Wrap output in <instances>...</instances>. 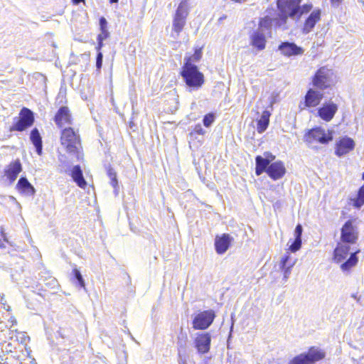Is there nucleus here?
Returning a JSON list of instances; mask_svg holds the SVG:
<instances>
[{
    "label": "nucleus",
    "instance_id": "nucleus-1",
    "mask_svg": "<svg viewBox=\"0 0 364 364\" xmlns=\"http://www.w3.org/2000/svg\"><path fill=\"white\" fill-rule=\"evenodd\" d=\"M60 141L68 153L75 155L77 160L81 159L80 136L72 128H65L62 131Z\"/></svg>",
    "mask_w": 364,
    "mask_h": 364
},
{
    "label": "nucleus",
    "instance_id": "nucleus-2",
    "mask_svg": "<svg viewBox=\"0 0 364 364\" xmlns=\"http://www.w3.org/2000/svg\"><path fill=\"white\" fill-rule=\"evenodd\" d=\"M181 75L186 85L193 88L198 89L204 82V76L195 65L183 64Z\"/></svg>",
    "mask_w": 364,
    "mask_h": 364
},
{
    "label": "nucleus",
    "instance_id": "nucleus-3",
    "mask_svg": "<svg viewBox=\"0 0 364 364\" xmlns=\"http://www.w3.org/2000/svg\"><path fill=\"white\" fill-rule=\"evenodd\" d=\"M332 132L321 128L316 127L309 130L304 135V140L309 147L313 148L314 144L321 143L323 144H328L332 141Z\"/></svg>",
    "mask_w": 364,
    "mask_h": 364
},
{
    "label": "nucleus",
    "instance_id": "nucleus-4",
    "mask_svg": "<svg viewBox=\"0 0 364 364\" xmlns=\"http://www.w3.org/2000/svg\"><path fill=\"white\" fill-rule=\"evenodd\" d=\"M189 14V4L188 0H182L179 4L173 16L172 30L176 33L177 38L183 29L186 18Z\"/></svg>",
    "mask_w": 364,
    "mask_h": 364
},
{
    "label": "nucleus",
    "instance_id": "nucleus-5",
    "mask_svg": "<svg viewBox=\"0 0 364 364\" xmlns=\"http://www.w3.org/2000/svg\"><path fill=\"white\" fill-rule=\"evenodd\" d=\"M14 120L16 122L11 127L10 131L23 132L33 125V113L29 109L23 107L19 113V117L14 118Z\"/></svg>",
    "mask_w": 364,
    "mask_h": 364
},
{
    "label": "nucleus",
    "instance_id": "nucleus-6",
    "mask_svg": "<svg viewBox=\"0 0 364 364\" xmlns=\"http://www.w3.org/2000/svg\"><path fill=\"white\" fill-rule=\"evenodd\" d=\"M325 353L317 347H311L307 353L294 357L289 364H313L323 359Z\"/></svg>",
    "mask_w": 364,
    "mask_h": 364
},
{
    "label": "nucleus",
    "instance_id": "nucleus-7",
    "mask_svg": "<svg viewBox=\"0 0 364 364\" xmlns=\"http://www.w3.org/2000/svg\"><path fill=\"white\" fill-rule=\"evenodd\" d=\"M355 221L349 220L345 223L341 230V242L353 245L358 239V230L354 224Z\"/></svg>",
    "mask_w": 364,
    "mask_h": 364
},
{
    "label": "nucleus",
    "instance_id": "nucleus-8",
    "mask_svg": "<svg viewBox=\"0 0 364 364\" xmlns=\"http://www.w3.org/2000/svg\"><path fill=\"white\" fill-rule=\"evenodd\" d=\"M333 76V72L331 69L322 67L316 73L313 79V85L318 89H326L332 83Z\"/></svg>",
    "mask_w": 364,
    "mask_h": 364
},
{
    "label": "nucleus",
    "instance_id": "nucleus-9",
    "mask_svg": "<svg viewBox=\"0 0 364 364\" xmlns=\"http://www.w3.org/2000/svg\"><path fill=\"white\" fill-rule=\"evenodd\" d=\"M215 317V314L213 310L200 312L193 318V328L199 330L206 329L212 324Z\"/></svg>",
    "mask_w": 364,
    "mask_h": 364
},
{
    "label": "nucleus",
    "instance_id": "nucleus-10",
    "mask_svg": "<svg viewBox=\"0 0 364 364\" xmlns=\"http://www.w3.org/2000/svg\"><path fill=\"white\" fill-rule=\"evenodd\" d=\"M301 0H277L279 12L287 14L289 18L295 19Z\"/></svg>",
    "mask_w": 364,
    "mask_h": 364
},
{
    "label": "nucleus",
    "instance_id": "nucleus-11",
    "mask_svg": "<svg viewBox=\"0 0 364 364\" xmlns=\"http://www.w3.org/2000/svg\"><path fill=\"white\" fill-rule=\"evenodd\" d=\"M211 336L209 333H198L194 343L199 353H206L210 350Z\"/></svg>",
    "mask_w": 364,
    "mask_h": 364
},
{
    "label": "nucleus",
    "instance_id": "nucleus-12",
    "mask_svg": "<svg viewBox=\"0 0 364 364\" xmlns=\"http://www.w3.org/2000/svg\"><path fill=\"white\" fill-rule=\"evenodd\" d=\"M275 159V156L272 153L266 151L263 156H257L255 158L256 168L255 173L257 176L261 175L264 172L266 168L269 166L272 161Z\"/></svg>",
    "mask_w": 364,
    "mask_h": 364
},
{
    "label": "nucleus",
    "instance_id": "nucleus-13",
    "mask_svg": "<svg viewBox=\"0 0 364 364\" xmlns=\"http://www.w3.org/2000/svg\"><path fill=\"white\" fill-rule=\"evenodd\" d=\"M264 172H266L272 179L276 181L282 178L284 176L286 168L282 161H277L269 165Z\"/></svg>",
    "mask_w": 364,
    "mask_h": 364
},
{
    "label": "nucleus",
    "instance_id": "nucleus-14",
    "mask_svg": "<svg viewBox=\"0 0 364 364\" xmlns=\"http://www.w3.org/2000/svg\"><path fill=\"white\" fill-rule=\"evenodd\" d=\"M354 147V141L350 137L345 136L336 143L335 154L338 156H342L352 151Z\"/></svg>",
    "mask_w": 364,
    "mask_h": 364
},
{
    "label": "nucleus",
    "instance_id": "nucleus-15",
    "mask_svg": "<svg viewBox=\"0 0 364 364\" xmlns=\"http://www.w3.org/2000/svg\"><path fill=\"white\" fill-rule=\"evenodd\" d=\"M233 238L228 234L217 235L215 239V248L218 254H224L229 248Z\"/></svg>",
    "mask_w": 364,
    "mask_h": 364
},
{
    "label": "nucleus",
    "instance_id": "nucleus-16",
    "mask_svg": "<svg viewBox=\"0 0 364 364\" xmlns=\"http://www.w3.org/2000/svg\"><path fill=\"white\" fill-rule=\"evenodd\" d=\"M337 110L338 106L333 102H329L323 104V106L318 109V113L322 119L329 122L333 119Z\"/></svg>",
    "mask_w": 364,
    "mask_h": 364
},
{
    "label": "nucleus",
    "instance_id": "nucleus-17",
    "mask_svg": "<svg viewBox=\"0 0 364 364\" xmlns=\"http://www.w3.org/2000/svg\"><path fill=\"white\" fill-rule=\"evenodd\" d=\"M55 124L59 127H63V126L68 124L70 125L72 124L71 115L70 114V111L67 107H61L58 110L55 118H54Z\"/></svg>",
    "mask_w": 364,
    "mask_h": 364
},
{
    "label": "nucleus",
    "instance_id": "nucleus-18",
    "mask_svg": "<svg viewBox=\"0 0 364 364\" xmlns=\"http://www.w3.org/2000/svg\"><path fill=\"white\" fill-rule=\"evenodd\" d=\"M266 36L262 31H255L250 36V44L257 50H262L266 46Z\"/></svg>",
    "mask_w": 364,
    "mask_h": 364
},
{
    "label": "nucleus",
    "instance_id": "nucleus-19",
    "mask_svg": "<svg viewBox=\"0 0 364 364\" xmlns=\"http://www.w3.org/2000/svg\"><path fill=\"white\" fill-rule=\"evenodd\" d=\"M350 245L343 242H338L333 252V260L340 263L343 261L348 255L350 250Z\"/></svg>",
    "mask_w": 364,
    "mask_h": 364
},
{
    "label": "nucleus",
    "instance_id": "nucleus-20",
    "mask_svg": "<svg viewBox=\"0 0 364 364\" xmlns=\"http://www.w3.org/2000/svg\"><path fill=\"white\" fill-rule=\"evenodd\" d=\"M22 171L21 164L19 160L11 162L4 171L5 176L13 183L16 181L19 173Z\"/></svg>",
    "mask_w": 364,
    "mask_h": 364
},
{
    "label": "nucleus",
    "instance_id": "nucleus-21",
    "mask_svg": "<svg viewBox=\"0 0 364 364\" xmlns=\"http://www.w3.org/2000/svg\"><path fill=\"white\" fill-rule=\"evenodd\" d=\"M279 49L283 55L289 57L291 55H301L304 53V50L301 47L297 46L294 43L289 42L282 43L279 46Z\"/></svg>",
    "mask_w": 364,
    "mask_h": 364
},
{
    "label": "nucleus",
    "instance_id": "nucleus-22",
    "mask_svg": "<svg viewBox=\"0 0 364 364\" xmlns=\"http://www.w3.org/2000/svg\"><path fill=\"white\" fill-rule=\"evenodd\" d=\"M323 98V93L313 89L309 90L305 96V105L306 107H316Z\"/></svg>",
    "mask_w": 364,
    "mask_h": 364
},
{
    "label": "nucleus",
    "instance_id": "nucleus-23",
    "mask_svg": "<svg viewBox=\"0 0 364 364\" xmlns=\"http://www.w3.org/2000/svg\"><path fill=\"white\" fill-rule=\"evenodd\" d=\"M321 10H314L305 21L303 33H309L315 26L316 23L320 20Z\"/></svg>",
    "mask_w": 364,
    "mask_h": 364
},
{
    "label": "nucleus",
    "instance_id": "nucleus-24",
    "mask_svg": "<svg viewBox=\"0 0 364 364\" xmlns=\"http://www.w3.org/2000/svg\"><path fill=\"white\" fill-rule=\"evenodd\" d=\"M16 188L18 191L26 196H31L35 193V188L26 177L20 178L17 183Z\"/></svg>",
    "mask_w": 364,
    "mask_h": 364
},
{
    "label": "nucleus",
    "instance_id": "nucleus-25",
    "mask_svg": "<svg viewBox=\"0 0 364 364\" xmlns=\"http://www.w3.org/2000/svg\"><path fill=\"white\" fill-rule=\"evenodd\" d=\"M71 176L79 187L84 188L87 186V182L83 177L82 171L80 166H75L73 168Z\"/></svg>",
    "mask_w": 364,
    "mask_h": 364
},
{
    "label": "nucleus",
    "instance_id": "nucleus-26",
    "mask_svg": "<svg viewBox=\"0 0 364 364\" xmlns=\"http://www.w3.org/2000/svg\"><path fill=\"white\" fill-rule=\"evenodd\" d=\"M289 258V254L287 252V254L283 256L280 261V269L284 272V279L286 281L290 276L291 269L295 264V262L294 261L292 263L289 264V266H287L288 263V259Z\"/></svg>",
    "mask_w": 364,
    "mask_h": 364
},
{
    "label": "nucleus",
    "instance_id": "nucleus-27",
    "mask_svg": "<svg viewBox=\"0 0 364 364\" xmlns=\"http://www.w3.org/2000/svg\"><path fill=\"white\" fill-rule=\"evenodd\" d=\"M31 141L36 147V152L38 155L42 154V139L38 129L34 128L30 136Z\"/></svg>",
    "mask_w": 364,
    "mask_h": 364
},
{
    "label": "nucleus",
    "instance_id": "nucleus-28",
    "mask_svg": "<svg viewBox=\"0 0 364 364\" xmlns=\"http://www.w3.org/2000/svg\"><path fill=\"white\" fill-rule=\"evenodd\" d=\"M270 114V112L267 110L262 112L260 119L257 122L258 132L262 133L267 129L269 122Z\"/></svg>",
    "mask_w": 364,
    "mask_h": 364
},
{
    "label": "nucleus",
    "instance_id": "nucleus-29",
    "mask_svg": "<svg viewBox=\"0 0 364 364\" xmlns=\"http://www.w3.org/2000/svg\"><path fill=\"white\" fill-rule=\"evenodd\" d=\"M358 252V250H355V252H351L350 257L341 264V268L343 271L349 270L358 263V259L356 256Z\"/></svg>",
    "mask_w": 364,
    "mask_h": 364
},
{
    "label": "nucleus",
    "instance_id": "nucleus-30",
    "mask_svg": "<svg viewBox=\"0 0 364 364\" xmlns=\"http://www.w3.org/2000/svg\"><path fill=\"white\" fill-rule=\"evenodd\" d=\"M353 200V205L360 208L364 205V184L359 188L356 197Z\"/></svg>",
    "mask_w": 364,
    "mask_h": 364
},
{
    "label": "nucleus",
    "instance_id": "nucleus-31",
    "mask_svg": "<svg viewBox=\"0 0 364 364\" xmlns=\"http://www.w3.org/2000/svg\"><path fill=\"white\" fill-rule=\"evenodd\" d=\"M201 58H202V48H196L194 54H193L191 56L186 57L184 58V60H185L184 64L189 63L191 65H194L193 63L198 62Z\"/></svg>",
    "mask_w": 364,
    "mask_h": 364
},
{
    "label": "nucleus",
    "instance_id": "nucleus-32",
    "mask_svg": "<svg viewBox=\"0 0 364 364\" xmlns=\"http://www.w3.org/2000/svg\"><path fill=\"white\" fill-rule=\"evenodd\" d=\"M289 17V16L287 15V14L279 12V16L274 19V22L277 26L285 28V25Z\"/></svg>",
    "mask_w": 364,
    "mask_h": 364
},
{
    "label": "nucleus",
    "instance_id": "nucleus-33",
    "mask_svg": "<svg viewBox=\"0 0 364 364\" xmlns=\"http://www.w3.org/2000/svg\"><path fill=\"white\" fill-rule=\"evenodd\" d=\"M272 26V19L269 17H265L260 20L259 28L257 31H262L264 33L265 30H269Z\"/></svg>",
    "mask_w": 364,
    "mask_h": 364
},
{
    "label": "nucleus",
    "instance_id": "nucleus-34",
    "mask_svg": "<svg viewBox=\"0 0 364 364\" xmlns=\"http://www.w3.org/2000/svg\"><path fill=\"white\" fill-rule=\"evenodd\" d=\"M312 8H313V6L311 4H304L302 6H301L299 5V9L298 11L299 12H298V14H296L295 18L299 19L302 14H307L308 12H309L311 10Z\"/></svg>",
    "mask_w": 364,
    "mask_h": 364
},
{
    "label": "nucleus",
    "instance_id": "nucleus-35",
    "mask_svg": "<svg viewBox=\"0 0 364 364\" xmlns=\"http://www.w3.org/2000/svg\"><path fill=\"white\" fill-rule=\"evenodd\" d=\"M108 176L111 180V185L112 187L115 189V191H117V188L118 186V181L117 179V173L114 171L113 169L110 168L108 171Z\"/></svg>",
    "mask_w": 364,
    "mask_h": 364
},
{
    "label": "nucleus",
    "instance_id": "nucleus-36",
    "mask_svg": "<svg viewBox=\"0 0 364 364\" xmlns=\"http://www.w3.org/2000/svg\"><path fill=\"white\" fill-rule=\"evenodd\" d=\"M73 274L80 287L85 289V283L80 272L77 269H73Z\"/></svg>",
    "mask_w": 364,
    "mask_h": 364
},
{
    "label": "nucleus",
    "instance_id": "nucleus-37",
    "mask_svg": "<svg viewBox=\"0 0 364 364\" xmlns=\"http://www.w3.org/2000/svg\"><path fill=\"white\" fill-rule=\"evenodd\" d=\"M215 121V115L213 113L207 114L203 117V124L206 127H209Z\"/></svg>",
    "mask_w": 364,
    "mask_h": 364
},
{
    "label": "nucleus",
    "instance_id": "nucleus-38",
    "mask_svg": "<svg viewBox=\"0 0 364 364\" xmlns=\"http://www.w3.org/2000/svg\"><path fill=\"white\" fill-rule=\"evenodd\" d=\"M301 246V238H295L294 241L289 246V250L291 252H295L300 249Z\"/></svg>",
    "mask_w": 364,
    "mask_h": 364
},
{
    "label": "nucleus",
    "instance_id": "nucleus-39",
    "mask_svg": "<svg viewBox=\"0 0 364 364\" xmlns=\"http://www.w3.org/2000/svg\"><path fill=\"white\" fill-rule=\"evenodd\" d=\"M193 133H196V134H200V135H204L205 134V131L203 129L201 124H198L194 127L193 131V132L191 133V135H193Z\"/></svg>",
    "mask_w": 364,
    "mask_h": 364
},
{
    "label": "nucleus",
    "instance_id": "nucleus-40",
    "mask_svg": "<svg viewBox=\"0 0 364 364\" xmlns=\"http://www.w3.org/2000/svg\"><path fill=\"white\" fill-rule=\"evenodd\" d=\"M109 36L107 29H101V33L97 36V41H103Z\"/></svg>",
    "mask_w": 364,
    "mask_h": 364
},
{
    "label": "nucleus",
    "instance_id": "nucleus-41",
    "mask_svg": "<svg viewBox=\"0 0 364 364\" xmlns=\"http://www.w3.org/2000/svg\"><path fill=\"white\" fill-rule=\"evenodd\" d=\"M103 55L101 52H98L96 59V67L98 70L101 69L102 65Z\"/></svg>",
    "mask_w": 364,
    "mask_h": 364
},
{
    "label": "nucleus",
    "instance_id": "nucleus-42",
    "mask_svg": "<svg viewBox=\"0 0 364 364\" xmlns=\"http://www.w3.org/2000/svg\"><path fill=\"white\" fill-rule=\"evenodd\" d=\"M302 230H303L302 226L300 224H298L296 226V228L294 230L295 238H301Z\"/></svg>",
    "mask_w": 364,
    "mask_h": 364
},
{
    "label": "nucleus",
    "instance_id": "nucleus-43",
    "mask_svg": "<svg viewBox=\"0 0 364 364\" xmlns=\"http://www.w3.org/2000/svg\"><path fill=\"white\" fill-rule=\"evenodd\" d=\"M107 21L104 17L100 18V29H107Z\"/></svg>",
    "mask_w": 364,
    "mask_h": 364
},
{
    "label": "nucleus",
    "instance_id": "nucleus-44",
    "mask_svg": "<svg viewBox=\"0 0 364 364\" xmlns=\"http://www.w3.org/2000/svg\"><path fill=\"white\" fill-rule=\"evenodd\" d=\"M5 350L6 352H11V343H8L6 344V346H5Z\"/></svg>",
    "mask_w": 364,
    "mask_h": 364
},
{
    "label": "nucleus",
    "instance_id": "nucleus-45",
    "mask_svg": "<svg viewBox=\"0 0 364 364\" xmlns=\"http://www.w3.org/2000/svg\"><path fill=\"white\" fill-rule=\"evenodd\" d=\"M342 0H331L333 5L338 6Z\"/></svg>",
    "mask_w": 364,
    "mask_h": 364
},
{
    "label": "nucleus",
    "instance_id": "nucleus-46",
    "mask_svg": "<svg viewBox=\"0 0 364 364\" xmlns=\"http://www.w3.org/2000/svg\"><path fill=\"white\" fill-rule=\"evenodd\" d=\"M102 42L103 41H98V45L97 46V48H96L97 50H100L102 48V47L103 46V43Z\"/></svg>",
    "mask_w": 364,
    "mask_h": 364
},
{
    "label": "nucleus",
    "instance_id": "nucleus-47",
    "mask_svg": "<svg viewBox=\"0 0 364 364\" xmlns=\"http://www.w3.org/2000/svg\"><path fill=\"white\" fill-rule=\"evenodd\" d=\"M232 1H234L235 3H240V4H242V3H245V2H247L249 0H231Z\"/></svg>",
    "mask_w": 364,
    "mask_h": 364
},
{
    "label": "nucleus",
    "instance_id": "nucleus-48",
    "mask_svg": "<svg viewBox=\"0 0 364 364\" xmlns=\"http://www.w3.org/2000/svg\"><path fill=\"white\" fill-rule=\"evenodd\" d=\"M227 18L226 15H223V16L220 17L218 19L219 22H222L223 20H225Z\"/></svg>",
    "mask_w": 364,
    "mask_h": 364
},
{
    "label": "nucleus",
    "instance_id": "nucleus-49",
    "mask_svg": "<svg viewBox=\"0 0 364 364\" xmlns=\"http://www.w3.org/2000/svg\"><path fill=\"white\" fill-rule=\"evenodd\" d=\"M21 342H25L28 337H26L24 334H21Z\"/></svg>",
    "mask_w": 364,
    "mask_h": 364
},
{
    "label": "nucleus",
    "instance_id": "nucleus-50",
    "mask_svg": "<svg viewBox=\"0 0 364 364\" xmlns=\"http://www.w3.org/2000/svg\"><path fill=\"white\" fill-rule=\"evenodd\" d=\"M72 1L74 4L77 5L78 4H80L81 1H83L84 0H72Z\"/></svg>",
    "mask_w": 364,
    "mask_h": 364
},
{
    "label": "nucleus",
    "instance_id": "nucleus-51",
    "mask_svg": "<svg viewBox=\"0 0 364 364\" xmlns=\"http://www.w3.org/2000/svg\"><path fill=\"white\" fill-rule=\"evenodd\" d=\"M119 0H109V2L111 4H113V3H117Z\"/></svg>",
    "mask_w": 364,
    "mask_h": 364
},
{
    "label": "nucleus",
    "instance_id": "nucleus-52",
    "mask_svg": "<svg viewBox=\"0 0 364 364\" xmlns=\"http://www.w3.org/2000/svg\"><path fill=\"white\" fill-rule=\"evenodd\" d=\"M292 262H293L289 261V259H288V263H287V266H289V264H290V263H292Z\"/></svg>",
    "mask_w": 364,
    "mask_h": 364
},
{
    "label": "nucleus",
    "instance_id": "nucleus-53",
    "mask_svg": "<svg viewBox=\"0 0 364 364\" xmlns=\"http://www.w3.org/2000/svg\"><path fill=\"white\" fill-rule=\"evenodd\" d=\"M63 157H64L63 156H61L60 157V159H60V161H63Z\"/></svg>",
    "mask_w": 364,
    "mask_h": 364
},
{
    "label": "nucleus",
    "instance_id": "nucleus-54",
    "mask_svg": "<svg viewBox=\"0 0 364 364\" xmlns=\"http://www.w3.org/2000/svg\"><path fill=\"white\" fill-rule=\"evenodd\" d=\"M2 245H3V244H2V242H1V240H0V247H2Z\"/></svg>",
    "mask_w": 364,
    "mask_h": 364
},
{
    "label": "nucleus",
    "instance_id": "nucleus-55",
    "mask_svg": "<svg viewBox=\"0 0 364 364\" xmlns=\"http://www.w3.org/2000/svg\"><path fill=\"white\" fill-rule=\"evenodd\" d=\"M362 179L364 180V172L362 174Z\"/></svg>",
    "mask_w": 364,
    "mask_h": 364
}]
</instances>
